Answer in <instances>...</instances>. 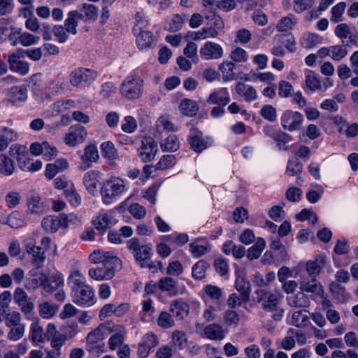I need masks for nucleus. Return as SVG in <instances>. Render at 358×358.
Returning <instances> with one entry per match:
<instances>
[{
	"mask_svg": "<svg viewBox=\"0 0 358 358\" xmlns=\"http://www.w3.org/2000/svg\"><path fill=\"white\" fill-rule=\"evenodd\" d=\"M326 264V257L318 256L315 259L308 261L306 269L310 277L316 278Z\"/></svg>",
	"mask_w": 358,
	"mask_h": 358,
	"instance_id": "4be33fe9",
	"label": "nucleus"
},
{
	"mask_svg": "<svg viewBox=\"0 0 358 358\" xmlns=\"http://www.w3.org/2000/svg\"><path fill=\"white\" fill-rule=\"evenodd\" d=\"M22 57H23L22 50H17L15 52L8 55V62L11 71L24 76L29 73V64L25 61L20 60Z\"/></svg>",
	"mask_w": 358,
	"mask_h": 358,
	"instance_id": "4468645a",
	"label": "nucleus"
},
{
	"mask_svg": "<svg viewBox=\"0 0 358 358\" xmlns=\"http://www.w3.org/2000/svg\"><path fill=\"white\" fill-rule=\"evenodd\" d=\"M62 222L60 215L58 217L47 216L42 220L41 225L48 232L55 233L61 227Z\"/></svg>",
	"mask_w": 358,
	"mask_h": 358,
	"instance_id": "473e14b6",
	"label": "nucleus"
},
{
	"mask_svg": "<svg viewBox=\"0 0 358 358\" xmlns=\"http://www.w3.org/2000/svg\"><path fill=\"white\" fill-rule=\"evenodd\" d=\"M39 313L43 318H50L58 311L59 306L50 302H43L38 306Z\"/></svg>",
	"mask_w": 358,
	"mask_h": 358,
	"instance_id": "ea45409f",
	"label": "nucleus"
},
{
	"mask_svg": "<svg viewBox=\"0 0 358 358\" xmlns=\"http://www.w3.org/2000/svg\"><path fill=\"white\" fill-rule=\"evenodd\" d=\"M64 194L71 205L78 206L81 203V197L75 189L73 183L64 190Z\"/></svg>",
	"mask_w": 358,
	"mask_h": 358,
	"instance_id": "3c124183",
	"label": "nucleus"
},
{
	"mask_svg": "<svg viewBox=\"0 0 358 358\" xmlns=\"http://www.w3.org/2000/svg\"><path fill=\"white\" fill-rule=\"evenodd\" d=\"M98 16V8L93 4L85 3L78 10L71 11L66 18L68 30L77 34L76 27L82 21L94 20Z\"/></svg>",
	"mask_w": 358,
	"mask_h": 358,
	"instance_id": "f03ea898",
	"label": "nucleus"
},
{
	"mask_svg": "<svg viewBox=\"0 0 358 358\" xmlns=\"http://www.w3.org/2000/svg\"><path fill=\"white\" fill-rule=\"evenodd\" d=\"M236 92L241 96H244L245 101H252L257 98V93L255 89L250 86L246 85L243 83H238L236 86Z\"/></svg>",
	"mask_w": 358,
	"mask_h": 358,
	"instance_id": "a878e982",
	"label": "nucleus"
},
{
	"mask_svg": "<svg viewBox=\"0 0 358 358\" xmlns=\"http://www.w3.org/2000/svg\"><path fill=\"white\" fill-rule=\"evenodd\" d=\"M235 64L233 62H223L220 65L219 69L223 74L224 80H231L234 78V69Z\"/></svg>",
	"mask_w": 358,
	"mask_h": 358,
	"instance_id": "603ef678",
	"label": "nucleus"
},
{
	"mask_svg": "<svg viewBox=\"0 0 358 358\" xmlns=\"http://www.w3.org/2000/svg\"><path fill=\"white\" fill-rule=\"evenodd\" d=\"M196 331H201V336L212 341H222L225 336V331L223 327L217 323H212L203 327L201 324H196Z\"/></svg>",
	"mask_w": 358,
	"mask_h": 358,
	"instance_id": "9b49d317",
	"label": "nucleus"
},
{
	"mask_svg": "<svg viewBox=\"0 0 358 358\" xmlns=\"http://www.w3.org/2000/svg\"><path fill=\"white\" fill-rule=\"evenodd\" d=\"M68 28L69 27L66 26V20L64 22V26L58 25L54 27L52 31L55 36L57 38L59 42H65L68 38V34H73V32L69 31Z\"/></svg>",
	"mask_w": 358,
	"mask_h": 358,
	"instance_id": "8fccbe9b",
	"label": "nucleus"
},
{
	"mask_svg": "<svg viewBox=\"0 0 358 358\" xmlns=\"http://www.w3.org/2000/svg\"><path fill=\"white\" fill-rule=\"evenodd\" d=\"M227 88L223 87L213 92L206 100L208 104L227 105L230 101Z\"/></svg>",
	"mask_w": 358,
	"mask_h": 358,
	"instance_id": "aec40b11",
	"label": "nucleus"
},
{
	"mask_svg": "<svg viewBox=\"0 0 358 358\" xmlns=\"http://www.w3.org/2000/svg\"><path fill=\"white\" fill-rule=\"evenodd\" d=\"M199 54L204 60L218 59L222 57L223 50L220 44L208 41L201 48Z\"/></svg>",
	"mask_w": 358,
	"mask_h": 358,
	"instance_id": "2eb2a0df",
	"label": "nucleus"
},
{
	"mask_svg": "<svg viewBox=\"0 0 358 358\" xmlns=\"http://www.w3.org/2000/svg\"><path fill=\"white\" fill-rule=\"evenodd\" d=\"M128 210L134 218L138 220H141L146 215V209L138 203L131 204Z\"/></svg>",
	"mask_w": 358,
	"mask_h": 358,
	"instance_id": "13d9d810",
	"label": "nucleus"
},
{
	"mask_svg": "<svg viewBox=\"0 0 358 358\" xmlns=\"http://www.w3.org/2000/svg\"><path fill=\"white\" fill-rule=\"evenodd\" d=\"M346 8V3L345 2H340L331 8V21L334 23H338L343 20V15Z\"/></svg>",
	"mask_w": 358,
	"mask_h": 358,
	"instance_id": "09e8293b",
	"label": "nucleus"
},
{
	"mask_svg": "<svg viewBox=\"0 0 358 358\" xmlns=\"http://www.w3.org/2000/svg\"><path fill=\"white\" fill-rule=\"evenodd\" d=\"M209 264L204 261H199L192 267V277L196 280H202L206 276V270Z\"/></svg>",
	"mask_w": 358,
	"mask_h": 358,
	"instance_id": "c03bdc74",
	"label": "nucleus"
},
{
	"mask_svg": "<svg viewBox=\"0 0 358 358\" xmlns=\"http://www.w3.org/2000/svg\"><path fill=\"white\" fill-rule=\"evenodd\" d=\"M187 342V337L185 332L182 331H174L172 333V343L178 348H183L184 344Z\"/></svg>",
	"mask_w": 358,
	"mask_h": 358,
	"instance_id": "338daca9",
	"label": "nucleus"
},
{
	"mask_svg": "<svg viewBox=\"0 0 358 358\" xmlns=\"http://www.w3.org/2000/svg\"><path fill=\"white\" fill-rule=\"evenodd\" d=\"M159 343L157 336L152 332L145 334L138 345L137 355L138 358H146L150 355V350Z\"/></svg>",
	"mask_w": 358,
	"mask_h": 358,
	"instance_id": "ddd939ff",
	"label": "nucleus"
},
{
	"mask_svg": "<svg viewBox=\"0 0 358 358\" xmlns=\"http://www.w3.org/2000/svg\"><path fill=\"white\" fill-rule=\"evenodd\" d=\"M266 242L262 238H258L253 246L248 250L247 257L250 260L257 259L259 257L262 250L265 248Z\"/></svg>",
	"mask_w": 358,
	"mask_h": 358,
	"instance_id": "f704fd0d",
	"label": "nucleus"
},
{
	"mask_svg": "<svg viewBox=\"0 0 358 358\" xmlns=\"http://www.w3.org/2000/svg\"><path fill=\"white\" fill-rule=\"evenodd\" d=\"M331 58L334 61H341L348 54V49L345 45L330 46Z\"/></svg>",
	"mask_w": 358,
	"mask_h": 358,
	"instance_id": "de8ad7c7",
	"label": "nucleus"
},
{
	"mask_svg": "<svg viewBox=\"0 0 358 358\" xmlns=\"http://www.w3.org/2000/svg\"><path fill=\"white\" fill-rule=\"evenodd\" d=\"M73 301L80 306H90L95 302L94 292L89 285L71 292Z\"/></svg>",
	"mask_w": 358,
	"mask_h": 358,
	"instance_id": "9d476101",
	"label": "nucleus"
},
{
	"mask_svg": "<svg viewBox=\"0 0 358 358\" xmlns=\"http://www.w3.org/2000/svg\"><path fill=\"white\" fill-rule=\"evenodd\" d=\"M99 159V153L97 148L94 145H87L85 149L84 154L81 156V159L84 162H95Z\"/></svg>",
	"mask_w": 358,
	"mask_h": 358,
	"instance_id": "49530a36",
	"label": "nucleus"
},
{
	"mask_svg": "<svg viewBox=\"0 0 358 358\" xmlns=\"http://www.w3.org/2000/svg\"><path fill=\"white\" fill-rule=\"evenodd\" d=\"M45 334L43 327L38 322L32 323L31 327V337L32 341L36 343H44Z\"/></svg>",
	"mask_w": 358,
	"mask_h": 358,
	"instance_id": "79ce46f5",
	"label": "nucleus"
},
{
	"mask_svg": "<svg viewBox=\"0 0 358 358\" xmlns=\"http://www.w3.org/2000/svg\"><path fill=\"white\" fill-rule=\"evenodd\" d=\"M159 287L162 291L169 292L170 296H176L178 292L175 290L176 281L171 277H165L159 280Z\"/></svg>",
	"mask_w": 358,
	"mask_h": 358,
	"instance_id": "c9c22d12",
	"label": "nucleus"
},
{
	"mask_svg": "<svg viewBox=\"0 0 358 358\" xmlns=\"http://www.w3.org/2000/svg\"><path fill=\"white\" fill-rule=\"evenodd\" d=\"M100 173L96 171H90L85 173L84 176V184L87 189L93 192L97 187V184L99 182Z\"/></svg>",
	"mask_w": 358,
	"mask_h": 358,
	"instance_id": "2f4dec72",
	"label": "nucleus"
},
{
	"mask_svg": "<svg viewBox=\"0 0 358 358\" xmlns=\"http://www.w3.org/2000/svg\"><path fill=\"white\" fill-rule=\"evenodd\" d=\"M157 150V144L155 141L150 136H145L141 140L138 153L143 162H148L155 158Z\"/></svg>",
	"mask_w": 358,
	"mask_h": 358,
	"instance_id": "6e6552de",
	"label": "nucleus"
},
{
	"mask_svg": "<svg viewBox=\"0 0 358 358\" xmlns=\"http://www.w3.org/2000/svg\"><path fill=\"white\" fill-rule=\"evenodd\" d=\"M96 73L90 69L78 68L74 69L69 75V82L76 87L90 85L96 78Z\"/></svg>",
	"mask_w": 358,
	"mask_h": 358,
	"instance_id": "0eeeda50",
	"label": "nucleus"
},
{
	"mask_svg": "<svg viewBox=\"0 0 358 358\" xmlns=\"http://www.w3.org/2000/svg\"><path fill=\"white\" fill-rule=\"evenodd\" d=\"M306 310H300L294 312L292 316V324L296 327H305L308 323V317L305 314Z\"/></svg>",
	"mask_w": 358,
	"mask_h": 358,
	"instance_id": "37998d69",
	"label": "nucleus"
},
{
	"mask_svg": "<svg viewBox=\"0 0 358 358\" xmlns=\"http://www.w3.org/2000/svg\"><path fill=\"white\" fill-rule=\"evenodd\" d=\"M205 19L208 21V24L210 27L215 29L219 32L224 29V22L222 18L215 13L206 15Z\"/></svg>",
	"mask_w": 358,
	"mask_h": 358,
	"instance_id": "680f3d73",
	"label": "nucleus"
},
{
	"mask_svg": "<svg viewBox=\"0 0 358 358\" xmlns=\"http://www.w3.org/2000/svg\"><path fill=\"white\" fill-rule=\"evenodd\" d=\"M75 101L71 99L59 100L52 104V109L57 113H62L65 110L73 107Z\"/></svg>",
	"mask_w": 358,
	"mask_h": 358,
	"instance_id": "4d7b16f0",
	"label": "nucleus"
},
{
	"mask_svg": "<svg viewBox=\"0 0 358 358\" xmlns=\"http://www.w3.org/2000/svg\"><path fill=\"white\" fill-rule=\"evenodd\" d=\"M151 254V248L147 245H143L134 253L136 260L139 263L140 266L143 268L150 266L148 260L150 259Z\"/></svg>",
	"mask_w": 358,
	"mask_h": 358,
	"instance_id": "72a5a7b5",
	"label": "nucleus"
},
{
	"mask_svg": "<svg viewBox=\"0 0 358 358\" xmlns=\"http://www.w3.org/2000/svg\"><path fill=\"white\" fill-rule=\"evenodd\" d=\"M292 139L291 136L282 131H278L277 135L274 136V141L276 142L278 147L285 150H288V147L285 145L286 143L291 141Z\"/></svg>",
	"mask_w": 358,
	"mask_h": 358,
	"instance_id": "69168bd1",
	"label": "nucleus"
},
{
	"mask_svg": "<svg viewBox=\"0 0 358 358\" xmlns=\"http://www.w3.org/2000/svg\"><path fill=\"white\" fill-rule=\"evenodd\" d=\"M188 141L191 148L197 153L201 152L213 143L210 137L202 138L201 133L189 136Z\"/></svg>",
	"mask_w": 358,
	"mask_h": 358,
	"instance_id": "f3484780",
	"label": "nucleus"
},
{
	"mask_svg": "<svg viewBox=\"0 0 358 358\" xmlns=\"http://www.w3.org/2000/svg\"><path fill=\"white\" fill-rule=\"evenodd\" d=\"M257 296V302L266 312H272V318L278 321L282 317L284 310L279 307L280 299L270 291L259 289L255 292Z\"/></svg>",
	"mask_w": 358,
	"mask_h": 358,
	"instance_id": "7ed1b4c3",
	"label": "nucleus"
},
{
	"mask_svg": "<svg viewBox=\"0 0 358 358\" xmlns=\"http://www.w3.org/2000/svg\"><path fill=\"white\" fill-rule=\"evenodd\" d=\"M293 87L290 83L282 80L278 84V94L281 97L287 98L292 96Z\"/></svg>",
	"mask_w": 358,
	"mask_h": 358,
	"instance_id": "774afa93",
	"label": "nucleus"
},
{
	"mask_svg": "<svg viewBox=\"0 0 358 358\" xmlns=\"http://www.w3.org/2000/svg\"><path fill=\"white\" fill-rule=\"evenodd\" d=\"M86 129L80 124L71 126L64 137V142L71 147L82 143L87 137Z\"/></svg>",
	"mask_w": 358,
	"mask_h": 358,
	"instance_id": "f8f14e48",
	"label": "nucleus"
},
{
	"mask_svg": "<svg viewBox=\"0 0 358 358\" xmlns=\"http://www.w3.org/2000/svg\"><path fill=\"white\" fill-rule=\"evenodd\" d=\"M161 148L164 151L175 152L180 148L179 141L176 136L169 135L164 142L161 143Z\"/></svg>",
	"mask_w": 358,
	"mask_h": 358,
	"instance_id": "a18cd8bd",
	"label": "nucleus"
},
{
	"mask_svg": "<svg viewBox=\"0 0 358 358\" xmlns=\"http://www.w3.org/2000/svg\"><path fill=\"white\" fill-rule=\"evenodd\" d=\"M236 289L243 295V300H250V282L245 280L243 277H237L236 280Z\"/></svg>",
	"mask_w": 358,
	"mask_h": 358,
	"instance_id": "58836bf2",
	"label": "nucleus"
},
{
	"mask_svg": "<svg viewBox=\"0 0 358 358\" xmlns=\"http://www.w3.org/2000/svg\"><path fill=\"white\" fill-rule=\"evenodd\" d=\"M299 289L303 293H312L320 296H322L324 293L323 287L315 278H312L310 280L308 279L301 280L299 282Z\"/></svg>",
	"mask_w": 358,
	"mask_h": 358,
	"instance_id": "a211bd4d",
	"label": "nucleus"
},
{
	"mask_svg": "<svg viewBox=\"0 0 358 358\" xmlns=\"http://www.w3.org/2000/svg\"><path fill=\"white\" fill-rule=\"evenodd\" d=\"M281 125L289 131L299 130L303 121V115L297 111L286 110L281 118Z\"/></svg>",
	"mask_w": 358,
	"mask_h": 358,
	"instance_id": "1a4fd4ad",
	"label": "nucleus"
},
{
	"mask_svg": "<svg viewBox=\"0 0 358 358\" xmlns=\"http://www.w3.org/2000/svg\"><path fill=\"white\" fill-rule=\"evenodd\" d=\"M28 212L33 215H43L47 212L48 207L38 194L31 195L27 201Z\"/></svg>",
	"mask_w": 358,
	"mask_h": 358,
	"instance_id": "dca6fc26",
	"label": "nucleus"
},
{
	"mask_svg": "<svg viewBox=\"0 0 358 358\" xmlns=\"http://www.w3.org/2000/svg\"><path fill=\"white\" fill-rule=\"evenodd\" d=\"M15 169L13 162L8 157L3 156L0 162V173L4 176H10Z\"/></svg>",
	"mask_w": 358,
	"mask_h": 358,
	"instance_id": "5fc2aeb1",
	"label": "nucleus"
},
{
	"mask_svg": "<svg viewBox=\"0 0 358 358\" xmlns=\"http://www.w3.org/2000/svg\"><path fill=\"white\" fill-rule=\"evenodd\" d=\"M321 38L315 34H306L301 38V45L306 49H310L320 43Z\"/></svg>",
	"mask_w": 358,
	"mask_h": 358,
	"instance_id": "a19ab883",
	"label": "nucleus"
},
{
	"mask_svg": "<svg viewBox=\"0 0 358 358\" xmlns=\"http://www.w3.org/2000/svg\"><path fill=\"white\" fill-rule=\"evenodd\" d=\"M68 283L71 287V292L87 285L85 281V277L78 270L71 273L68 278Z\"/></svg>",
	"mask_w": 358,
	"mask_h": 358,
	"instance_id": "cd10ccee",
	"label": "nucleus"
},
{
	"mask_svg": "<svg viewBox=\"0 0 358 358\" xmlns=\"http://www.w3.org/2000/svg\"><path fill=\"white\" fill-rule=\"evenodd\" d=\"M33 278L30 283L27 286L29 289H36L39 287H44L45 281L47 280V275L43 272L32 274Z\"/></svg>",
	"mask_w": 358,
	"mask_h": 358,
	"instance_id": "6e6d98bb",
	"label": "nucleus"
},
{
	"mask_svg": "<svg viewBox=\"0 0 358 358\" xmlns=\"http://www.w3.org/2000/svg\"><path fill=\"white\" fill-rule=\"evenodd\" d=\"M60 218L62 222L61 227L65 229L70 227L71 225L77 224L80 222L78 216L73 213L69 215L64 213L60 214Z\"/></svg>",
	"mask_w": 358,
	"mask_h": 358,
	"instance_id": "e2e57ef3",
	"label": "nucleus"
},
{
	"mask_svg": "<svg viewBox=\"0 0 358 358\" xmlns=\"http://www.w3.org/2000/svg\"><path fill=\"white\" fill-rule=\"evenodd\" d=\"M124 182L120 178H111L103 182L101 187V195L104 203H110L115 198L124 192Z\"/></svg>",
	"mask_w": 358,
	"mask_h": 358,
	"instance_id": "423d86ee",
	"label": "nucleus"
},
{
	"mask_svg": "<svg viewBox=\"0 0 358 358\" xmlns=\"http://www.w3.org/2000/svg\"><path fill=\"white\" fill-rule=\"evenodd\" d=\"M170 312L175 316L183 318L189 313V306L181 299L173 301L170 306Z\"/></svg>",
	"mask_w": 358,
	"mask_h": 358,
	"instance_id": "c85d7f7f",
	"label": "nucleus"
},
{
	"mask_svg": "<svg viewBox=\"0 0 358 358\" xmlns=\"http://www.w3.org/2000/svg\"><path fill=\"white\" fill-rule=\"evenodd\" d=\"M176 164V157L173 155H166L161 157L155 165L157 170H165L172 167Z\"/></svg>",
	"mask_w": 358,
	"mask_h": 358,
	"instance_id": "864d4df0",
	"label": "nucleus"
},
{
	"mask_svg": "<svg viewBox=\"0 0 358 358\" xmlns=\"http://www.w3.org/2000/svg\"><path fill=\"white\" fill-rule=\"evenodd\" d=\"M261 115L270 122H274L277 119V110L271 105H264L260 111Z\"/></svg>",
	"mask_w": 358,
	"mask_h": 358,
	"instance_id": "052dcab7",
	"label": "nucleus"
},
{
	"mask_svg": "<svg viewBox=\"0 0 358 358\" xmlns=\"http://www.w3.org/2000/svg\"><path fill=\"white\" fill-rule=\"evenodd\" d=\"M64 285V280L60 274L47 275V280L45 282L43 289L46 292L52 293Z\"/></svg>",
	"mask_w": 358,
	"mask_h": 358,
	"instance_id": "c756f323",
	"label": "nucleus"
},
{
	"mask_svg": "<svg viewBox=\"0 0 358 358\" xmlns=\"http://www.w3.org/2000/svg\"><path fill=\"white\" fill-rule=\"evenodd\" d=\"M144 81L138 76H127L120 87V94L125 99L134 101L141 98L144 92Z\"/></svg>",
	"mask_w": 358,
	"mask_h": 358,
	"instance_id": "39448f33",
	"label": "nucleus"
},
{
	"mask_svg": "<svg viewBox=\"0 0 358 358\" xmlns=\"http://www.w3.org/2000/svg\"><path fill=\"white\" fill-rule=\"evenodd\" d=\"M157 324L162 328H171L175 325L171 315L167 312H162L158 317Z\"/></svg>",
	"mask_w": 358,
	"mask_h": 358,
	"instance_id": "0e129e2a",
	"label": "nucleus"
},
{
	"mask_svg": "<svg viewBox=\"0 0 358 358\" xmlns=\"http://www.w3.org/2000/svg\"><path fill=\"white\" fill-rule=\"evenodd\" d=\"M50 243V238L44 236L41 241V245H37L36 241L32 238L25 240L24 247L27 252L31 255V262L34 266L39 268L43 266L45 259V252L49 249Z\"/></svg>",
	"mask_w": 358,
	"mask_h": 358,
	"instance_id": "20e7f679",
	"label": "nucleus"
},
{
	"mask_svg": "<svg viewBox=\"0 0 358 358\" xmlns=\"http://www.w3.org/2000/svg\"><path fill=\"white\" fill-rule=\"evenodd\" d=\"M303 169L302 164L297 159H289L287 163V173L289 176H294L299 174Z\"/></svg>",
	"mask_w": 358,
	"mask_h": 358,
	"instance_id": "bf43d9fd",
	"label": "nucleus"
},
{
	"mask_svg": "<svg viewBox=\"0 0 358 358\" xmlns=\"http://www.w3.org/2000/svg\"><path fill=\"white\" fill-rule=\"evenodd\" d=\"M90 261L93 264H102L103 267L90 268V277L95 280H109L118 269L122 267L121 260L112 252L96 250L90 255Z\"/></svg>",
	"mask_w": 358,
	"mask_h": 358,
	"instance_id": "f257e3e1",
	"label": "nucleus"
},
{
	"mask_svg": "<svg viewBox=\"0 0 358 358\" xmlns=\"http://www.w3.org/2000/svg\"><path fill=\"white\" fill-rule=\"evenodd\" d=\"M110 332H115L109 339L108 344L110 350H115L119 345H121L124 341L125 329L122 326H114L113 329L108 327Z\"/></svg>",
	"mask_w": 358,
	"mask_h": 358,
	"instance_id": "5701e85b",
	"label": "nucleus"
},
{
	"mask_svg": "<svg viewBox=\"0 0 358 358\" xmlns=\"http://www.w3.org/2000/svg\"><path fill=\"white\" fill-rule=\"evenodd\" d=\"M8 96L13 103L25 101L28 97L27 88L22 85L13 86L9 89Z\"/></svg>",
	"mask_w": 358,
	"mask_h": 358,
	"instance_id": "393cba45",
	"label": "nucleus"
},
{
	"mask_svg": "<svg viewBox=\"0 0 358 358\" xmlns=\"http://www.w3.org/2000/svg\"><path fill=\"white\" fill-rule=\"evenodd\" d=\"M69 163L65 159H59L52 164L46 166L45 176L47 178L52 179L58 173L66 170Z\"/></svg>",
	"mask_w": 358,
	"mask_h": 358,
	"instance_id": "412c9836",
	"label": "nucleus"
},
{
	"mask_svg": "<svg viewBox=\"0 0 358 358\" xmlns=\"http://www.w3.org/2000/svg\"><path fill=\"white\" fill-rule=\"evenodd\" d=\"M287 302L289 306L293 308H307L310 303L308 296L301 290L295 295L288 296Z\"/></svg>",
	"mask_w": 358,
	"mask_h": 358,
	"instance_id": "b1692460",
	"label": "nucleus"
},
{
	"mask_svg": "<svg viewBox=\"0 0 358 358\" xmlns=\"http://www.w3.org/2000/svg\"><path fill=\"white\" fill-rule=\"evenodd\" d=\"M101 148L103 156L110 161L111 165H115V160L117 158L118 153L114 144L110 141L104 142L101 144Z\"/></svg>",
	"mask_w": 358,
	"mask_h": 358,
	"instance_id": "7c9ffc66",
	"label": "nucleus"
},
{
	"mask_svg": "<svg viewBox=\"0 0 358 358\" xmlns=\"http://www.w3.org/2000/svg\"><path fill=\"white\" fill-rule=\"evenodd\" d=\"M296 23L297 19L296 17L292 14H289L288 16L280 19L276 28L280 32H285L291 30Z\"/></svg>",
	"mask_w": 358,
	"mask_h": 358,
	"instance_id": "4c0bfd02",
	"label": "nucleus"
},
{
	"mask_svg": "<svg viewBox=\"0 0 358 358\" xmlns=\"http://www.w3.org/2000/svg\"><path fill=\"white\" fill-rule=\"evenodd\" d=\"M106 329H108L107 325L101 324L94 331L87 335V344L88 351L92 352L96 348L95 345L104 338V333Z\"/></svg>",
	"mask_w": 358,
	"mask_h": 358,
	"instance_id": "6ab92c4d",
	"label": "nucleus"
},
{
	"mask_svg": "<svg viewBox=\"0 0 358 358\" xmlns=\"http://www.w3.org/2000/svg\"><path fill=\"white\" fill-rule=\"evenodd\" d=\"M181 113L189 117H192L196 115L199 110L197 103L189 99H184L179 106Z\"/></svg>",
	"mask_w": 358,
	"mask_h": 358,
	"instance_id": "bb28decb",
	"label": "nucleus"
},
{
	"mask_svg": "<svg viewBox=\"0 0 358 358\" xmlns=\"http://www.w3.org/2000/svg\"><path fill=\"white\" fill-rule=\"evenodd\" d=\"M152 43V34L148 31H141L136 36V44L141 50L150 48Z\"/></svg>",
	"mask_w": 358,
	"mask_h": 358,
	"instance_id": "e433bc0d",
	"label": "nucleus"
}]
</instances>
